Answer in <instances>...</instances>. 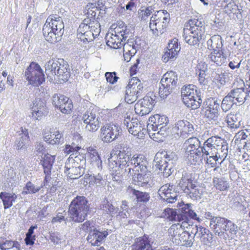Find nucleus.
<instances>
[{"instance_id":"f257e3e1","label":"nucleus","mask_w":250,"mask_h":250,"mask_svg":"<svg viewBox=\"0 0 250 250\" xmlns=\"http://www.w3.org/2000/svg\"><path fill=\"white\" fill-rule=\"evenodd\" d=\"M64 24L62 18L57 15L49 16L42 28L45 40L51 43H55L61 40L63 34Z\"/></svg>"},{"instance_id":"f03ea898","label":"nucleus","mask_w":250,"mask_h":250,"mask_svg":"<svg viewBox=\"0 0 250 250\" xmlns=\"http://www.w3.org/2000/svg\"><path fill=\"white\" fill-rule=\"evenodd\" d=\"M177 159L175 152L165 150L159 151L154 157L156 167L166 177H168L173 171L172 169Z\"/></svg>"},{"instance_id":"7ed1b4c3","label":"nucleus","mask_w":250,"mask_h":250,"mask_svg":"<svg viewBox=\"0 0 250 250\" xmlns=\"http://www.w3.org/2000/svg\"><path fill=\"white\" fill-rule=\"evenodd\" d=\"M60 61H48L45 65V73L49 77L56 76L61 82H66L70 76L69 65L63 59Z\"/></svg>"},{"instance_id":"20e7f679","label":"nucleus","mask_w":250,"mask_h":250,"mask_svg":"<svg viewBox=\"0 0 250 250\" xmlns=\"http://www.w3.org/2000/svg\"><path fill=\"white\" fill-rule=\"evenodd\" d=\"M130 31V29L125 23L119 22L114 28L113 33L106 35V44L114 49L121 48L128 37Z\"/></svg>"},{"instance_id":"39448f33","label":"nucleus","mask_w":250,"mask_h":250,"mask_svg":"<svg viewBox=\"0 0 250 250\" xmlns=\"http://www.w3.org/2000/svg\"><path fill=\"white\" fill-rule=\"evenodd\" d=\"M88 210L87 201L83 196H78L75 197L69 207L70 218L75 222H82L84 221Z\"/></svg>"},{"instance_id":"423d86ee","label":"nucleus","mask_w":250,"mask_h":250,"mask_svg":"<svg viewBox=\"0 0 250 250\" xmlns=\"http://www.w3.org/2000/svg\"><path fill=\"white\" fill-rule=\"evenodd\" d=\"M209 226L214 233L218 236H223L227 231H229L231 234H235L237 231V227L234 223L220 216L211 218Z\"/></svg>"},{"instance_id":"0eeeda50","label":"nucleus","mask_w":250,"mask_h":250,"mask_svg":"<svg viewBox=\"0 0 250 250\" xmlns=\"http://www.w3.org/2000/svg\"><path fill=\"white\" fill-rule=\"evenodd\" d=\"M195 88L194 85L189 84L183 87L181 90V95L184 104L192 109H197L202 103L200 96L198 95L197 90Z\"/></svg>"},{"instance_id":"6e6552de","label":"nucleus","mask_w":250,"mask_h":250,"mask_svg":"<svg viewBox=\"0 0 250 250\" xmlns=\"http://www.w3.org/2000/svg\"><path fill=\"white\" fill-rule=\"evenodd\" d=\"M163 11H157L151 17L149 27L154 35L159 36L166 31L169 20Z\"/></svg>"},{"instance_id":"1a4fd4ad","label":"nucleus","mask_w":250,"mask_h":250,"mask_svg":"<svg viewBox=\"0 0 250 250\" xmlns=\"http://www.w3.org/2000/svg\"><path fill=\"white\" fill-rule=\"evenodd\" d=\"M25 76L30 84L38 86L45 81L44 75L40 66L32 62L25 71Z\"/></svg>"},{"instance_id":"9d476101","label":"nucleus","mask_w":250,"mask_h":250,"mask_svg":"<svg viewBox=\"0 0 250 250\" xmlns=\"http://www.w3.org/2000/svg\"><path fill=\"white\" fill-rule=\"evenodd\" d=\"M143 86L141 81L136 78H133L126 87L125 100L128 104L134 103L138 97L142 93Z\"/></svg>"},{"instance_id":"9b49d317","label":"nucleus","mask_w":250,"mask_h":250,"mask_svg":"<svg viewBox=\"0 0 250 250\" xmlns=\"http://www.w3.org/2000/svg\"><path fill=\"white\" fill-rule=\"evenodd\" d=\"M119 158V167L121 172L127 176L132 175L133 168L129 167L128 163L132 158L131 149L127 146H123L120 148L117 154Z\"/></svg>"},{"instance_id":"f8f14e48","label":"nucleus","mask_w":250,"mask_h":250,"mask_svg":"<svg viewBox=\"0 0 250 250\" xmlns=\"http://www.w3.org/2000/svg\"><path fill=\"white\" fill-rule=\"evenodd\" d=\"M155 96L152 94L147 95L139 100L135 105V113L140 116L148 114L153 109L155 104Z\"/></svg>"},{"instance_id":"ddd939ff","label":"nucleus","mask_w":250,"mask_h":250,"mask_svg":"<svg viewBox=\"0 0 250 250\" xmlns=\"http://www.w3.org/2000/svg\"><path fill=\"white\" fill-rule=\"evenodd\" d=\"M121 133V127L117 125L106 124L101 128L100 137L105 143L111 142Z\"/></svg>"},{"instance_id":"4468645a","label":"nucleus","mask_w":250,"mask_h":250,"mask_svg":"<svg viewBox=\"0 0 250 250\" xmlns=\"http://www.w3.org/2000/svg\"><path fill=\"white\" fill-rule=\"evenodd\" d=\"M83 120L86 125L85 129L90 132H95L100 127L99 117L95 112L87 111L83 116Z\"/></svg>"},{"instance_id":"2eb2a0df","label":"nucleus","mask_w":250,"mask_h":250,"mask_svg":"<svg viewBox=\"0 0 250 250\" xmlns=\"http://www.w3.org/2000/svg\"><path fill=\"white\" fill-rule=\"evenodd\" d=\"M222 139L218 136H212L208 138L201 147L202 153L207 156L213 154L214 151H216V148L223 142Z\"/></svg>"},{"instance_id":"dca6fc26","label":"nucleus","mask_w":250,"mask_h":250,"mask_svg":"<svg viewBox=\"0 0 250 250\" xmlns=\"http://www.w3.org/2000/svg\"><path fill=\"white\" fill-rule=\"evenodd\" d=\"M194 128L192 124L186 120H180L176 123L173 127L174 131L180 136L186 137L187 135L192 134Z\"/></svg>"},{"instance_id":"f3484780","label":"nucleus","mask_w":250,"mask_h":250,"mask_svg":"<svg viewBox=\"0 0 250 250\" xmlns=\"http://www.w3.org/2000/svg\"><path fill=\"white\" fill-rule=\"evenodd\" d=\"M137 170L138 173H135L134 175L133 174L134 171L132 172L131 176L133 181L138 186L143 187L146 185L151 180V173L148 170L147 168H146V170H144L145 171H143L142 169L141 170L137 169Z\"/></svg>"},{"instance_id":"a211bd4d","label":"nucleus","mask_w":250,"mask_h":250,"mask_svg":"<svg viewBox=\"0 0 250 250\" xmlns=\"http://www.w3.org/2000/svg\"><path fill=\"white\" fill-rule=\"evenodd\" d=\"M168 120L165 115L156 114L149 117L147 125V131H150L151 129L160 128V126H167Z\"/></svg>"},{"instance_id":"6ab92c4d","label":"nucleus","mask_w":250,"mask_h":250,"mask_svg":"<svg viewBox=\"0 0 250 250\" xmlns=\"http://www.w3.org/2000/svg\"><path fill=\"white\" fill-rule=\"evenodd\" d=\"M181 47L178 43V40L173 39L168 43L167 50L162 57L163 62H167L169 59L176 57Z\"/></svg>"},{"instance_id":"aec40b11","label":"nucleus","mask_w":250,"mask_h":250,"mask_svg":"<svg viewBox=\"0 0 250 250\" xmlns=\"http://www.w3.org/2000/svg\"><path fill=\"white\" fill-rule=\"evenodd\" d=\"M74 160H69L65 163L64 172L71 179H76L80 177L83 174V169L82 167H74L72 165Z\"/></svg>"},{"instance_id":"412c9836","label":"nucleus","mask_w":250,"mask_h":250,"mask_svg":"<svg viewBox=\"0 0 250 250\" xmlns=\"http://www.w3.org/2000/svg\"><path fill=\"white\" fill-rule=\"evenodd\" d=\"M185 29L191 31L198 36L202 37L205 32L204 24L197 19L189 20L185 25Z\"/></svg>"},{"instance_id":"4be33fe9","label":"nucleus","mask_w":250,"mask_h":250,"mask_svg":"<svg viewBox=\"0 0 250 250\" xmlns=\"http://www.w3.org/2000/svg\"><path fill=\"white\" fill-rule=\"evenodd\" d=\"M147 161L146 158L143 155L141 154H135L132 156L131 159L128 163L129 167H131V166L133 167L134 168L137 169L141 170L142 169L143 171L146 170L147 165Z\"/></svg>"},{"instance_id":"5701e85b","label":"nucleus","mask_w":250,"mask_h":250,"mask_svg":"<svg viewBox=\"0 0 250 250\" xmlns=\"http://www.w3.org/2000/svg\"><path fill=\"white\" fill-rule=\"evenodd\" d=\"M149 137L156 142H163L168 134L167 126H160V128L151 129L147 131Z\"/></svg>"},{"instance_id":"b1692460","label":"nucleus","mask_w":250,"mask_h":250,"mask_svg":"<svg viewBox=\"0 0 250 250\" xmlns=\"http://www.w3.org/2000/svg\"><path fill=\"white\" fill-rule=\"evenodd\" d=\"M108 235L106 231L101 232L96 229L90 231L87 236V240L92 246H99L103 240Z\"/></svg>"},{"instance_id":"393cba45","label":"nucleus","mask_w":250,"mask_h":250,"mask_svg":"<svg viewBox=\"0 0 250 250\" xmlns=\"http://www.w3.org/2000/svg\"><path fill=\"white\" fill-rule=\"evenodd\" d=\"M178 80L177 75L172 71L166 73L161 80V84L174 89L177 84Z\"/></svg>"},{"instance_id":"a878e982","label":"nucleus","mask_w":250,"mask_h":250,"mask_svg":"<svg viewBox=\"0 0 250 250\" xmlns=\"http://www.w3.org/2000/svg\"><path fill=\"white\" fill-rule=\"evenodd\" d=\"M22 133L20 134V137L17 139L15 146L18 150H25L29 145V137L27 129H21Z\"/></svg>"},{"instance_id":"bb28decb","label":"nucleus","mask_w":250,"mask_h":250,"mask_svg":"<svg viewBox=\"0 0 250 250\" xmlns=\"http://www.w3.org/2000/svg\"><path fill=\"white\" fill-rule=\"evenodd\" d=\"M141 39L137 38L135 40L133 39L128 40L127 42H124L123 46H124V51L125 52H130L131 54L135 55L137 50L140 48Z\"/></svg>"},{"instance_id":"cd10ccee","label":"nucleus","mask_w":250,"mask_h":250,"mask_svg":"<svg viewBox=\"0 0 250 250\" xmlns=\"http://www.w3.org/2000/svg\"><path fill=\"white\" fill-rule=\"evenodd\" d=\"M87 157L90 159L91 164L98 168H102V161L97 151L93 147L90 146L87 148Z\"/></svg>"},{"instance_id":"c85d7f7f","label":"nucleus","mask_w":250,"mask_h":250,"mask_svg":"<svg viewBox=\"0 0 250 250\" xmlns=\"http://www.w3.org/2000/svg\"><path fill=\"white\" fill-rule=\"evenodd\" d=\"M229 94L231 95L234 102L240 104L244 103L248 96L247 91H245L243 88L233 89Z\"/></svg>"},{"instance_id":"c756f323","label":"nucleus","mask_w":250,"mask_h":250,"mask_svg":"<svg viewBox=\"0 0 250 250\" xmlns=\"http://www.w3.org/2000/svg\"><path fill=\"white\" fill-rule=\"evenodd\" d=\"M196 237L199 238L201 241L205 244L210 243L212 239V234L209 233V230L200 225L196 231Z\"/></svg>"},{"instance_id":"7c9ffc66","label":"nucleus","mask_w":250,"mask_h":250,"mask_svg":"<svg viewBox=\"0 0 250 250\" xmlns=\"http://www.w3.org/2000/svg\"><path fill=\"white\" fill-rule=\"evenodd\" d=\"M208 58L218 66L223 65L227 60V57L224 54L222 50L212 51L208 55Z\"/></svg>"},{"instance_id":"2f4dec72","label":"nucleus","mask_w":250,"mask_h":250,"mask_svg":"<svg viewBox=\"0 0 250 250\" xmlns=\"http://www.w3.org/2000/svg\"><path fill=\"white\" fill-rule=\"evenodd\" d=\"M183 37L185 42L190 45H195L198 44L202 38L200 36H197L194 33L185 28L183 29Z\"/></svg>"},{"instance_id":"473e14b6","label":"nucleus","mask_w":250,"mask_h":250,"mask_svg":"<svg viewBox=\"0 0 250 250\" xmlns=\"http://www.w3.org/2000/svg\"><path fill=\"white\" fill-rule=\"evenodd\" d=\"M150 245L148 238L144 236L136 239L135 243L131 246V250H146Z\"/></svg>"},{"instance_id":"72a5a7b5","label":"nucleus","mask_w":250,"mask_h":250,"mask_svg":"<svg viewBox=\"0 0 250 250\" xmlns=\"http://www.w3.org/2000/svg\"><path fill=\"white\" fill-rule=\"evenodd\" d=\"M128 131L134 136H137L138 138H142L146 129L142 127L141 124L137 121L130 122Z\"/></svg>"},{"instance_id":"f704fd0d","label":"nucleus","mask_w":250,"mask_h":250,"mask_svg":"<svg viewBox=\"0 0 250 250\" xmlns=\"http://www.w3.org/2000/svg\"><path fill=\"white\" fill-rule=\"evenodd\" d=\"M208 47L210 48L213 51L222 50L223 46L222 39L219 35H215L212 36L207 42Z\"/></svg>"},{"instance_id":"c9c22d12","label":"nucleus","mask_w":250,"mask_h":250,"mask_svg":"<svg viewBox=\"0 0 250 250\" xmlns=\"http://www.w3.org/2000/svg\"><path fill=\"white\" fill-rule=\"evenodd\" d=\"M0 197L2 200L4 208H8L13 205V203L15 202L17 196L13 193L2 192L0 194Z\"/></svg>"},{"instance_id":"e433bc0d","label":"nucleus","mask_w":250,"mask_h":250,"mask_svg":"<svg viewBox=\"0 0 250 250\" xmlns=\"http://www.w3.org/2000/svg\"><path fill=\"white\" fill-rule=\"evenodd\" d=\"M165 216L170 221H179L186 219L185 214L178 213L175 209L167 208L165 210Z\"/></svg>"},{"instance_id":"4c0bfd02","label":"nucleus","mask_w":250,"mask_h":250,"mask_svg":"<svg viewBox=\"0 0 250 250\" xmlns=\"http://www.w3.org/2000/svg\"><path fill=\"white\" fill-rule=\"evenodd\" d=\"M127 191L129 194L135 196L138 202L146 203L148 201L150 198L148 193L140 191L132 187H128Z\"/></svg>"},{"instance_id":"58836bf2","label":"nucleus","mask_w":250,"mask_h":250,"mask_svg":"<svg viewBox=\"0 0 250 250\" xmlns=\"http://www.w3.org/2000/svg\"><path fill=\"white\" fill-rule=\"evenodd\" d=\"M55 155H51L49 154H45L42 161V165L43 167L44 172L45 174H49L51 172L53 164L54 163Z\"/></svg>"},{"instance_id":"ea45409f","label":"nucleus","mask_w":250,"mask_h":250,"mask_svg":"<svg viewBox=\"0 0 250 250\" xmlns=\"http://www.w3.org/2000/svg\"><path fill=\"white\" fill-rule=\"evenodd\" d=\"M221 145H219L216 148V151L213 152L212 155H215V156L219 157L220 159H223L224 160L228 155V145L226 141L223 139Z\"/></svg>"},{"instance_id":"a19ab883","label":"nucleus","mask_w":250,"mask_h":250,"mask_svg":"<svg viewBox=\"0 0 250 250\" xmlns=\"http://www.w3.org/2000/svg\"><path fill=\"white\" fill-rule=\"evenodd\" d=\"M201 150H194L190 152H186V155L189 163L191 165L199 164L201 161Z\"/></svg>"},{"instance_id":"79ce46f5","label":"nucleus","mask_w":250,"mask_h":250,"mask_svg":"<svg viewBox=\"0 0 250 250\" xmlns=\"http://www.w3.org/2000/svg\"><path fill=\"white\" fill-rule=\"evenodd\" d=\"M185 145L186 147V152H190L198 150L200 142L196 137H191L186 141Z\"/></svg>"},{"instance_id":"37998d69","label":"nucleus","mask_w":250,"mask_h":250,"mask_svg":"<svg viewBox=\"0 0 250 250\" xmlns=\"http://www.w3.org/2000/svg\"><path fill=\"white\" fill-rule=\"evenodd\" d=\"M21 245L16 241L5 240L0 242V249L1 250H20Z\"/></svg>"},{"instance_id":"c03bdc74","label":"nucleus","mask_w":250,"mask_h":250,"mask_svg":"<svg viewBox=\"0 0 250 250\" xmlns=\"http://www.w3.org/2000/svg\"><path fill=\"white\" fill-rule=\"evenodd\" d=\"M154 5H151L145 8H141L138 11V15L141 21H146L149 16L155 11Z\"/></svg>"},{"instance_id":"a18cd8bd","label":"nucleus","mask_w":250,"mask_h":250,"mask_svg":"<svg viewBox=\"0 0 250 250\" xmlns=\"http://www.w3.org/2000/svg\"><path fill=\"white\" fill-rule=\"evenodd\" d=\"M100 209L103 213L113 216L115 214V208L107 199H104L100 206Z\"/></svg>"},{"instance_id":"49530a36","label":"nucleus","mask_w":250,"mask_h":250,"mask_svg":"<svg viewBox=\"0 0 250 250\" xmlns=\"http://www.w3.org/2000/svg\"><path fill=\"white\" fill-rule=\"evenodd\" d=\"M183 232V230L181 228L180 223L172 225L168 229L169 234L171 236L173 240L174 239L175 242L180 237Z\"/></svg>"},{"instance_id":"de8ad7c7","label":"nucleus","mask_w":250,"mask_h":250,"mask_svg":"<svg viewBox=\"0 0 250 250\" xmlns=\"http://www.w3.org/2000/svg\"><path fill=\"white\" fill-rule=\"evenodd\" d=\"M69 99L68 97L63 95L54 94L52 97V104L60 110L61 107L62 106L65 102H67Z\"/></svg>"},{"instance_id":"09e8293b","label":"nucleus","mask_w":250,"mask_h":250,"mask_svg":"<svg viewBox=\"0 0 250 250\" xmlns=\"http://www.w3.org/2000/svg\"><path fill=\"white\" fill-rule=\"evenodd\" d=\"M226 121L228 125L232 128H239L240 125V121L238 120L237 115L234 114H229Z\"/></svg>"},{"instance_id":"8fccbe9b","label":"nucleus","mask_w":250,"mask_h":250,"mask_svg":"<svg viewBox=\"0 0 250 250\" xmlns=\"http://www.w3.org/2000/svg\"><path fill=\"white\" fill-rule=\"evenodd\" d=\"M234 104H236V102H234L231 95L228 93V95L225 96L221 104V108L223 111L227 112L229 110Z\"/></svg>"},{"instance_id":"3c124183","label":"nucleus","mask_w":250,"mask_h":250,"mask_svg":"<svg viewBox=\"0 0 250 250\" xmlns=\"http://www.w3.org/2000/svg\"><path fill=\"white\" fill-rule=\"evenodd\" d=\"M42 188V186L39 187H36L31 182H28L26 183L25 187L23 188L22 191V194H31L35 193L38 192L41 188Z\"/></svg>"},{"instance_id":"603ef678","label":"nucleus","mask_w":250,"mask_h":250,"mask_svg":"<svg viewBox=\"0 0 250 250\" xmlns=\"http://www.w3.org/2000/svg\"><path fill=\"white\" fill-rule=\"evenodd\" d=\"M189 191L190 197L197 199L198 198H201L205 192V188L203 187L193 185Z\"/></svg>"},{"instance_id":"864d4df0","label":"nucleus","mask_w":250,"mask_h":250,"mask_svg":"<svg viewBox=\"0 0 250 250\" xmlns=\"http://www.w3.org/2000/svg\"><path fill=\"white\" fill-rule=\"evenodd\" d=\"M188 233L187 230L183 231L177 241H180L183 245L190 247L193 244V241L191 235Z\"/></svg>"},{"instance_id":"5fc2aeb1","label":"nucleus","mask_w":250,"mask_h":250,"mask_svg":"<svg viewBox=\"0 0 250 250\" xmlns=\"http://www.w3.org/2000/svg\"><path fill=\"white\" fill-rule=\"evenodd\" d=\"M213 184L214 187L220 190H225L229 187L228 183L224 178H214Z\"/></svg>"},{"instance_id":"6e6d98bb","label":"nucleus","mask_w":250,"mask_h":250,"mask_svg":"<svg viewBox=\"0 0 250 250\" xmlns=\"http://www.w3.org/2000/svg\"><path fill=\"white\" fill-rule=\"evenodd\" d=\"M173 189V185L171 186L169 184H166L160 188L158 190V194L162 198L165 200L166 198L168 197L170 192L172 191Z\"/></svg>"},{"instance_id":"4d7b16f0","label":"nucleus","mask_w":250,"mask_h":250,"mask_svg":"<svg viewBox=\"0 0 250 250\" xmlns=\"http://www.w3.org/2000/svg\"><path fill=\"white\" fill-rule=\"evenodd\" d=\"M204 115L208 121H211L212 123L214 122L215 124L218 123L219 120V112L214 110H205Z\"/></svg>"},{"instance_id":"13d9d810","label":"nucleus","mask_w":250,"mask_h":250,"mask_svg":"<svg viewBox=\"0 0 250 250\" xmlns=\"http://www.w3.org/2000/svg\"><path fill=\"white\" fill-rule=\"evenodd\" d=\"M89 31L92 34V37L94 38L98 36L101 32L100 24L97 21H93L89 24Z\"/></svg>"},{"instance_id":"bf43d9fd","label":"nucleus","mask_w":250,"mask_h":250,"mask_svg":"<svg viewBox=\"0 0 250 250\" xmlns=\"http://www.w3.org/2000/svg\"><path fill=\"white\" fill-rule=\"evenodd\" d=\"M206 110L219 111L220 103L218 100L209 99L206 101Z\"/></svg>"},{"instance_id":"052dcab7","label":"nucleus","mask_w":250,"mask_h":250,"mask_svg":"<svg viewBox=\"0 0 250 250\" xmlns=\"http://www.w3.org/2000/svg\"><path fill=\"white\" fill-rule=\"evenodd\" d=\"M179 185L185 192H188V191H186V189L189 191L190 188L193 186V184H191L189 179L183 175L179 183Z\"/></svg>"},{"instance_id":"680f3d73","label":"nucleus","mask_w":250,"mask_h":250,"mask_svg":"<svg viewBox=\"0 0 250 250\" xmlns=\"http://www.w3.org/2000/svg\"><path fill=\"white\" fill-rule=\"evenodd\" d=\"M247 138H249L250 140V129L248 128L242 130L236 134L234 137L235 142L237 143L242 140H245Z\"/></svg>"},{"instance_id":"e2e57ef3","label":"nucleus","mask_w":250,"mask_h":250,"mask_svg":"<svg viewBox=\"0 0 250 250\" xmlns=\"http://www.w3.org/2000/svg\"><path fill=\"white\" fill-rule=\"evenodd\" d=\"M114 151H112L110 153V156L108 158V166L109 168L112 172H117L120 170H121V168L119 167V165H118V163L113 159V154H116V153H114Z\"/></svg>"},{"instance_id":"0e129e2a","label":"nucleus","mask_w":250,"mask_h":250,"mask_svg":"<svg viewBox=\"0 0 250 250\" xmlns=\"http://www.w3.org/2000/svg\"><path fill=\"white\" fill-rule=\"evenodd\" d=\"M173 89L170 87H167L166 86L161 84L159 86V94L162 99H166L172 91Z\"/></svg>"},{"instance_id":"69168bd1","label":"nucleus","mask_w":250,"mask_h":250,"mask_svg":"<svg viewBox=\"0 0 250 250\" xmlns=\"http://www.w3.org/2000/svg\"><path fill=\"white\" fill-rule=\"evenodd\" d=\"M63 141L62 135L58 130L53 132L52 138L49 144L52 145L59 144Z\"/></svg>"},{"instance_id":"338daca9","label":"nucleus","mask_w":250,"mask_h":250,"mask_svg":"<svg viewBox=\"0 0 250 250\" xmlns=\"http://www.w3.org/2000/svg\"><path fill=\"white\" fill-rule=\"evenodd\" d=\"M77 38L80 39L81 41L83 42V43H86L93 40L91 33L89 31H86L83 32V34H77Z\"/></svg>"},{"instance_id":"774afa93","label":"nucleus","mask_w":250,"mask_h":250,"mask_svg":"<svg viewBox=\"0 0 250 250\" xmlns=\"http://www.w3.org/2000/svg\"><path fill=\"white\" fill-rule=\"evenodd\" d=\"M90 184L92 185H96L99 186L103 185L104 182L103 176L99 173L96 176H90Z\"/></svg>"}]
</instances>
